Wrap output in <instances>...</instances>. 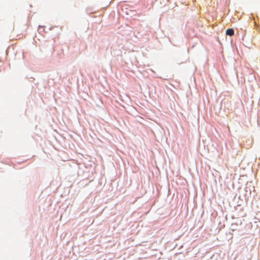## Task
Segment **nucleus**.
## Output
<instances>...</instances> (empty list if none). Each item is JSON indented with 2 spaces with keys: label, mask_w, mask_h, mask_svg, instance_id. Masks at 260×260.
Here are the masks:
<instances>
[{
  "label": "nucleus",
  "mask_w": 260,
  "mask_h": 260,
  "mask_svg": "<svg viewBox=\"0 0 260 260\" xmlns=\"http://www.w3.org/2000/svg\"><path fill=\"white\" fill-rule=\"evenodd\" d=\"M226 34L229 36H232L234 34V31L232 28H229L226 30Z\"/></svg>",
  "instance_id": "nucleus-1"
}]
</instances>
